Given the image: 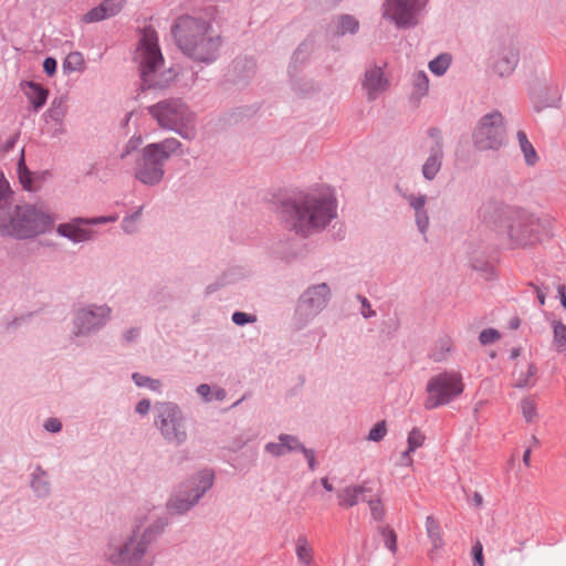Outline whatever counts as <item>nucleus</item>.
<instances>
[{"label": "nucleus", "mask_w": 566, "mask_h": 566, "mask_svg": "<svg viewBox=\"0 0 566 566\" xmlns=\"http://www.w3.org/2000/svg\"><path fill=\"white\" fill-rule=\"evenodd\" d=\"M84 224H87L85 218H75L70 222L59 224L56 232L74 243L85 242L92 238L93 232L84 228Z\"/></svg>", "instance_id": "dca6fc26"}, {"label": "nucleus", "mask_w": 566, "mask_h": 566, "mask_svg": "<svg viewBox=\"0 0 566 566\" xmlns=\"http://www.w3.org/2000/svg\"><path fill=\"white\" fill-rule=\"evenodd\" d=\"M265 450L275 457H280L286 453L284 442H271L265 446Z\"/></svg>", "instance_id": "37998d69"}, {"label": "nucleus", "mask_w": 566, "mask_h": 566, "mask_svg": "<svg viewBox=\"0 0 566 566\" xmlns=\"http://www.w3.org/2000/svg\"><path fill=\"white\" fill-rule=\"evenodd\" d=\"M474 143L482 149H497L504 143L503 117L494 112L485 115L474 132Z\"/></svg>", "instance_id": "6e6552de"}, {"label": "nucleus", "mask_w": 566, "mask_h": 566, "mask_svg": "<svg viewBox=\"0 0 566 566\" xmlns=\"http://www.w3.org/2000/svg\"><path fill=\"white\" fill-rule=\"evenodd\" d=\"M513 385L517 388H530L537 381V366L531 357L517 359L512 371Z\"/></svg>", "instance_id": "4468645a"}, {"label": "nucleus", "mask_w": 566, "mask_h": 566, "mask_svg": "<svg viewBox=\"0 0 566 566\" xmlns=\"http://www.w3.org/2000/svg\"><path fill=\"white\" fill-rule=\"evenodd\" d=\"M302 452L304 453L307 462H308V467L312 471L315 470V457H314V452L312 450H308L306 448H302Z\"/></svg>", "instance_id": "603ef678"}, {"label": "nucleus", "mask_w": 566, "mask_h": 566, "mask_svg": "<svg viewBox=\"0 0 566 566\" xmlns=\"http://www.w3.org/2000/svg\"><path fill=\"white\" fill-rule=\"evenodd\" d=\"M479 339L483 345L492 344L500 339V333L493 328L483 329L480 333Z\"/></svg>", "instance_id": "ea45409f"}, {"label": "nucleus", "mask_w": 566, "mask_h": 566, "mask_svg": "<svg viewBox=\"0 0 566 566\" xmlns=\"http://www.w3.org/2000/svg\"><path fill=\"white\" fill-rule=\"evenodd\" d=\"M142 144V137L138 136V137H133L129 142H128V149H135L137 148L139 145ZM129 150H127L128 153Z\"/></svg>", "instance_id": "13d9d810"}, {"label": "nucleus", "mask_w": 566, "mask_h": 566, "mask_svg": "<svg viewBox=\"0 0 566 566\" xmlns=\"http://www.w3.org/2000/svg\"><path fill=\"white\" fill-rule=\"evenodd\" d=\"M424 434L418 429L413 428L408 434V449L409 451H416L424 443Z\"/></svg>", "instance_id": "7c9ffc66"}, {"label": "nucleus", "mask_w": 566, "mask_h": 566, "mask_svg": "<svg viewBox=\"0 0 566 566\" xmlns=\"http://www.w3.org/2000/svg\"><path fill=\"white\" fill-rule=\"evenodd\" d=\"M416 220H417L419 230L422 233H424L429 226V218H428L426 211L422 210L420 212H416Z\"/></svg>", "instance_id": "49530a36"}, {"label": "nucleus", "mask_w": 566, "mask_h": 566, "mask_svg": "<svg viewBox=\"0 0 566 566\" xmlns=\"http://www.w3.org/2000/svg\"><path fill=\"white\" fill-rule=\"evenodd\" d=\"M412 452H413V451H409V449H407V450L401 454L400 465H406V467H411V465H412L413 460H412V458L410 457V454H411Z\"/></svg>", "instance_id": "5fc2aeb1"}, {"label": "nucleus", "mask_w": 566, "mask_h": 566, "mask_svg": "<svg viewBox=\"0 0 566 566\" xmlns=\"http://www.w3.org/2000/svg\"><path fill=\"white\" fill-rule=\"evenodd\" d=\"M174 36L186 54L203 62L212 61L220 45L207 22L187 15L177 20Z\"/></svg>", "instance_id": "f03ea898"}, {"label": "nucleus", "mask_w": 566, "mask_h": 566, "mask_svg": "<svg viewBox=\"0 0 566 566\" xmlns=\"http://www.w3.org/2000/svg\"><path fill=\"white\" fill-rule=\"evenodd\" d=\"M43 69L46 74L53 75L56 71V61L53 57H46L43 62Z\"/></svg>", "instance_id": "8fccbe9b"}, {"label": "nucleus", "mask_w": 566, "mask_h": 566, "mask_svg": "<svg viewBox=\"0 0 566 566\" xmlns=\"http://www.w3.org/2000/svg\"><path fill=\"white\" fill-rule=\"evenodd\" d=\"M335 202L325 195L307 193L282 205V218L300 234L325 228L335 217Z\"/></svg>", "instance_id": "f257e3e1"}, {"label": "nucleus", "mask_w": 566, "mask_h": 566, "mask_svg": "<svg viewBox=\"0 0 566 566\" xmlns=\"http://www.w3.org/2000/svg\"><path fill=\"white\" fill-rule=\"evenodd\" d=\"M211 389L208 385L202 384L197 388V392L203 397L205 399H208V396L210 394Z\"/></svg>", "instance_id": "4d7b16f0"}, {"label": "nucleus", "mask_w": 566, "mask_h": 566, "mask_svg": "<svg viewBox=\"0 0 566 566\" xmlns=\"http://www.w3.org/2000/svg\"><path fill=\"white\" fill-rule=\"evenodd\" d=\"M11 193L9 182L4 176L0 174V208L10 201Z\"/></svg>", "instance_id": "4c0bfd02"}, {"label": "nucleus", "mask_w": 566, "mask_h": 566, "mask_svg": "<svg viewBox=\"0 0 566 566\" xmlns=\"http://www.w3.org/2000/svg\"><path fill=\"white\" fill-rule=\"evenodd\" d=\"M295 554L297 556L300 564H302L303 566H313L314 551L307 537H297L295 543Z\"/></svg>", "instance_id": "b1692460"}, {"label": "nucleus", "mask_w": 566, "mask_h": 566, "mask_svg": "<svg viewBox=\"0 0 566 566\" xmlns=\"http://www.w3.org/2000/svg\"><path fill=\"white\" fill-rule=\"evenodd\" d=\"M133 379L137 386L148 387L150 390H154V391H158L161 387V384L159 380L150 379V378L142 376L139 374H134Z\"/></svg>", "instance_id": "473e14b6"}, {"label": "nucleus", "mask_w": 566, "mask_h": 566, "mask_svg": "<svg viewBox=\"0 0 566 566\" xmlns=\"http://www.w3.org/2000/svg\"><path fill=\"white\" fill-rule=\"evenodd\" d=\"M87 224H99L106 222H115L118 220V216L98 217V218H85Z\"/></svg>", "instance_id": "09e8293b"}, {"label": "nucleus", "mask_w": 566, "mask_h": 566, "mask_svg": "<svg viewBox=\"0 0 566 566\" xmlns=\"http://www.w3.org/2000/svg\"><path fill=\"white\" fill-rule=\"evenodd\" d=\"M149 113L161 128L174 130L186 139L196 136L195 115L179 99L159 102L149 107Z\"/></svg>", "instance_id": "20e7f679"}, {"label": "nucleus", "mask_w": 566, "mask_h": 566, "mask_svg": "<svg viewBox=\"0 0 566 566\" xmlns=\"http://www.w3.org/2000/svg\"><path fill=\"white\" fill-rule=\"evenodd\" d=\"M31 205L18 206L8 214L0 216V233L18 239L33 238Z\"/></svg>", "instance_id": "9d476101"}, {"label": "nucleus", "mask_w": 566, "mask_h": 566, "mask_svg": "<svg viewBox=\"0 0 566 566\" xmlns=\"http://www.w3.org/2000/svg\"><path fill=\"white\" fill-rule=\"evenodd\" d=\"M363 315L364 317L368 318L375 315V312L370 308V305L368 304L366 298H363Z\"/></svg>", "instance_id": "6e6d98bb"}, {"label": "nucleus", "mask_w": 566, "mask_h": 566, "mask_svg": "<svg viewBox=\"0 0 566 566\" xmlns=\"http://www.w3.org/2000/svg\"><path fill=\"white\" fill-rule=\"evenodd\" d=\"M135 61L139 65L143 83L147 87H167L175 78L171 70H164V57L155 30L145 29L138 40Z\"/></svg>", "instance_id": "7ed1b4c3"}, {"label": "nucleus", "mask_w": 566, "mask_h": 566, "mask_svg": "<svg viewBox=\"0 0 566 566\" xmlns=\"http://www.w3.org/2000/svg\"><path fill=\"white\" fill-rule=\"evenodd\" d=\"M517 63V56L512 54L510 57L499 61L495 65L501 75L510 74Z\"/></svg>", "instance_id": "72a5a7b5"}, {"label": "nucleus", "mask_w": 566, "mask_h": 566, "mask_svg": "<svg viewBox=\"0 0 566 566\" xmlns=\"http://www.w3.org/2000/svg\"><path fill=\"white\" fill-rule=\"evenodd\" d=\"M451 57L448 54H441L429 63V69L436 75H442L449 67Z\"/></svg>", "instance_id": "c85d7f7f"}, {"label": "nucleus", "mask_w": 566, "mask_h": 566, "mask_svg": "<svg viewBox=\"0 0 566 566\" xmlns=\"http://www.w3.org/2000/svg\"><path fill=\"white\" fill-rule=\"evenodd\" d=\"M517 140L522 153L524 154L525 160L528 165H534L537 160V154L533 145L527 139L526 134L523 130L517 132Z\"/></svg>", "instance_id": "a878e982"}, {"label": "nucleus", "mask_w": 566, "mask_h": 566, "mask_svg": "<svg viewBox=\"0 0 566 566\" xmlns=\"http://www.w3.org/2000/svg\"><path fill=\"white\" fill-rule=\"evenodd\" d=\"M111 312L112 310L107 306H92L80 311L75 319L76 333H88L104 325L109 318Z\"/></svg>", "instance_id": "f8f14e48"}, {"label": "nucleus", "mask_w": 566, "mask_h": 566, "mask_svg": "<svg viewBox=\"0 0 566 566\" xmlns=\"http://www.w3.org/2000/svg\"><path fill=\"white\" fill-rule=\"evenodd\" d=\"M371 513V516L375 521H382L386 515V509L382 502L381 493H376L374 496H370L366 500Z\"/></svg>", "instance_id": "bb28decb"}, {"label": "nucleus", "mask_w": 566, "mask_h": 566, "mask_svg": "<svg viewBox=\"0 0 566 566\" xmlns=\"http://www.w3.org/2000/svg\"><path fill=\"white\" fill-rule=\"evenodd\" d=\"M387 433V427L385 421L376 423L368 433V440L378 442L384 439Z\"/></svg>", "instance_id": "c9c22d12"}, {"label": "nucleus", "mask_w": 566, "mask_h": 566, "mask_svg": "<svg viewBox=\"0 0 566 566\" xmlns=\"http://www.w3.org/2000/svg\"><path fill=\"white\" fill-rule=\"evenodd\" d=\"M363 87L369 98H375L379 93L386 90L387 80L384 77L380 67L375 66L366 71Z\"/></svg>", "instance_id": "6ab92c4d"}, {"label": "nucleus", "mask_w": 566, "mask_h": 566, "mask_svg": "<svg viewBox=\"0 0 566 566\" xmlns=\"http://www.w3.org/2000/svg\"><path fill=\"white\" fill-rule=\"evenodd\" d=\"M427 0H387L384 15L398 27H410L416 23L417 11Z\"/></svg>", "instance_id": "9b49d317"}, {"label": "nucleus", "mask_w": 566, "mask_h": 566, "mask_svg": "<svg viewBox=\"0 0 566 566\" xmlns=\"http://www.w3.org/2000/svg\"><path fill=\"white\" fill-rule=\"evenodd\" d=\"M232 321L237 325H244L245 323L254 322L255 317L254 316H249L248 314H245L243 312H235L232 315Z\"/></svg>", "instance_id": "de8ad7c7"}, {"label": "nucleus", "mask_w": 566, "mask_h": 566, "mask_svg": "<svg viewBox=\"0 0 566 566\" xmlns=\"http://www.w3.org/2000/svg\"><path fill=\"white\" fill-rule=\"evenodd\" d=\"M214 395H216V398H217V399H223V398H224V396H226V392H224V390H223V389H217V390H216V392H214Z\"/></svg>", "instance_id": "774afa93"}, {"label": "nucleus", "mask_w": 566, "mask_h": 566, "mask_svg": "<svg viewBox=\"0 0 566 566\" xmlns=\"http://www.w3.org/2000/svg\"><path fill=\"white\" fill-rule=\"evenodd\" d=\"M149 536L134 533L127 543L109 544L105 551V557L108 562L120 566H139L140 560L149 545Z\"/></svg>", "instance_id": "0eeeda50"}, {"label": "nucleus", "mask_w": 566, "mask_h": 566, "mask_svg": "<svg viewBox=\"0 0 566 566\" xmlns=\"http://www.w3.org/2000/svg\"><path fill=\"white\" fill-rule=\"evenodd\" d=\"M212 483L213 474L211 472L205 471L200 473L198 476V484L196 486L195 494L191 496V499L181 500L176 496L169 501V507L176 513H184L188 511L195 503L198 502L201 495L212 486Z\"/></svg>", "instance_id": "2eb2a0df"}, {"label": "nucleus", "mask_w": 566, "mask_h": 566, "mask_svg": "<svg viewBox=\"0 0 566 566\" xmlns=\"http://www.w3.org/2000/svg\"><path fill=\"white\" fill-rule=\"evenodd\" d=\"M553 347L557 353L566 352V325L559 321L552 322Z\"/></svg>", "instance_id": "393cba45"}, {"label": "nucleus", "mask_w": 566, "mask_h": 566, "mask_svg": "<svg viewBox=\"0 0 566 566\" xmlns=\"http://www.w3.org/2000/svg\"><path fill=\"white\" fill-rule=\"evenodd\" d=\"M180 147L181 143L176 138H167L161 143L146 146L136 171L137 179L146 185L158 184L164 177V163Z\"/></svg>", "instance_id": "39448f33"}, {"label": "nucleus", "mask_w": 566, "mask_h": 566, "mask_svg": "<svg viewBox=\"0 0 566 566\" xmlns=\"http://www.w3.org/2000/svg\"><path fill=\"white\" fill-rule=\"evenodd\" d=\"M473 502L476 506H481L483 504V497L480 493L475 492L473 495Z\"/></svg>", "instance_id": "0e129e2a"}, {"label": "nucleus", "mask_w": 566, "mask_h": 566, "mask_svg": "<svg viewBox=\"0 0 566 566\" xmlns=\"http://www.w3.org/2000/svg\"><path fill=\"white\" fill-rule=\"evenodd\" d=\"M24 94L35 109L41 108L48 98L49 92L35 82H27L23 85Z\"/></svg>", "instance_id": "5701e85b"}, {"label": "nucleus", "mask_w": 566, "mask_h": 566, "mask_svg": "<svg viewBox=\"0 0 566 566\" xmlns=\"http://www.w3.org/2000/svg\"><path fill=\"white\" fill-rule=\"evenodd\" d=\"M329 297V289L323 283L310 287L303 295V302L313 312H318L324 308Z\"/></svg>", "instance_id": "aec40b11"}, {"label": "nucleus", "mask_w": 566, "mask_h": 566, "mask_svg": "<svg viewBox=\"0 0 566 566\" xmlns=\"http://www.w3.org/2000/svg\"><path fill=\"white\" fill-rule=\"evenodd\" d=\"M557 292L559 294L560 303H562L563 307L566 308V292H565V287L563 285H559L557 287Z\"/></svg>", "instance_id": "bf43d9fd"}, {"label": "nucleus", "mask_w": 566, "mask_h": 566, "mask_svg": "<svg viewBox=\"0 0 566 566\" xmlns=\"http://www.w3.org/2000/svg\"><path fill=\"white\" fill-rule=\"evenodd\" d=\"M137 334H138V331L133 328L125 334V338L127 342H130L137 336Z\"/></svg>", "instance_id": "680f3d73"}, {"label": "nucleus", "mask_w": 566, "mask_h": 566, "mask_svg": "<svg viewBox=\"0 0 566 566\" xmlns=\"http://www.w3.org/2000/svg\"><path fill=\"white\" fill-rule=\"evenodd\" d=\"M84 67V59L83 55L78 52H72L67 54L63 62V70L65 72H76L81 71Z\"/></svg>", "instance_id": "cd10ccee"}, {"label": "nucleus", "mask_w": 566, "mask_h": 566, "mask_svg": "<svg viewBox=\"0 0 566 566\" xmlns=\"http://www.w3.org/2000/svg\"><path fill=\"white\" fill-rule=\"evenodd\" d=\"M452 347V343L449 338H446L442 340V348L446 350V352H449Z\"/></svg>", "instance_id": "338daca9"}, {"label": "nucleus", "mask_w": 566, "mask_h": 566, "mask_svg": "<svg viewBox=\"0 0 566 566\" xmlns=\"http://www.w3.org/2000/svg\"><path fill=\"white\" fill-rule=\"evenodd\" d=\"M321 483L326 491L332 492L334 490L333 485L329 483L327 478H323L321 480Z\"/></svg>", "instance_id": "e2e57ef3"}, {"label": "nucleus", "mask_w": 566, "mask_h": 566, "mask_svg": "<svg viewBox=\"0 0 566 566\" xmlns=\"http://www.w3.org/2000/svg\"><path fill=\"white\" fill-rule=\"evenodd\" d=\"M31 226L33 237L49 232L53 229L55 217L43 206L31 205Z\"/></svg>", "instance_id": "a211bd4d"}, {"label": "nucleus", "mask_w": 566, "mask_h": 566, "mask_svg": "<svg viewBox=\"0 0 566 566\" xmlns=\"http://www.w3.org/2000/svg\"><path fill=\"white\" fill-rule=\"evenodd\" d=\"M429 144L431 148V155L427 158L422 167V174L426 179L432 180L439 172L442 164V135L437 128H430L428 130Z\"/></svg>", "instance_id": "ddd939ff"}, {"label": "nucleus", "mask_w": 566, "mask_h": 566, "mask_svg": "<svg viewBox=\"0 0 566 566\" xmlns=\"http://www.w3.org/2000/svg\"><path fill=\"white\" fill-rule=\"evenodd\" d=\"M426 531L432 546L431 551L429 552V556L430 558H434L436 551L441 549L444 545L440 525L434 517L428 516L426 518Z\"/></svg>", "instance_id": "4be33fe9"}, {"label": "nucleus", "mask_w": 566, "mask_h": 566, "mask_svg": "<svg viewBox=\"0 0 566 566\" xmlns=\"http://www.w3.org/2000/svg\"><path fill=\"white\" fill-rule=\"evenodd\" d=\"M371 489L367 482L361 484H352L342 489L337 494L338 505L344 509H349L358 504L363 494L370 492Z\"/></svg>", "instance_id": "412c9836"}, {"label": "nucleus", "mask_w": 566, "mask_h": 566, "mask_svg": "<svg viewBox=\"0 0 566 566\" xmlns=\"http://www.w3.org/2000/svg\"><path fill=\"white\" fill-rule=\"evenodd\" d=\"M533 286L535 289V292H536V295H537L539 304L544 305L545 304V298H546L545 293L538 286H536V285H533Z\"/></svg>", "instance_id": "052dcab7"}, {"label": "nucleus", "mask_w": 566, "mask_h": 566, "mask_svg": "<svg viewBox=\"0 0 566 566\" xmlns=\"http://www.w3.org/2000/svg\"><path fill=\"white\" fill-rule=\"evenodd\" d=\"M382 536L385 539V545L390 552L395 553L397 551V535L395 531L391 528H384Z\"/></svg>", "instance_id": "a19ab883"}, {"label": "nucleus", "mask_w": 566, "mask_h": 566, "mask_svg": "<svg viewBox=\"0 0 566 566\" xmlns=\"http://www.w3.org/2000/svg\"><path fill=\"white\" fill-rule=\"evenodd\" d=\"M358 29V22L350 15H344L339 18L337 24V33L345 34L347 32L354 33Z\"/></svg>", "instance_id": "c756f323"}, {"label": "nucleus", "mask_w": 566, "mask_h": 566, "mask_svg": "<svg viewBox=\"0 0 566 566\" xmlns=\"http://www.w3.org/2000/svg\"><path fill=\"white\" fill-rule=\"evenodd\" d=\"M413 85L417 88V93L419 95L426 94V92L428 91V86H429V81H428L426 73H423V72L416 73L415 77H413Z\"/></svg>", "instance_id": "e433bc0d"}, {"label": "nucleus", "mask_w": 566, "mask_h": 566, "mask_svg": "<svg viewBox=\"0 0 566 566\" xmlns=\"http://www.w3.org/2000/svg\"><path fill=\"white\" fill-rule=\"evenodd\" d=\"M125 6V0H104L99 6L87 11L82 20L85 23L99 22L119 13Z\"/></svg>", "instance_id": "f3484780"}, {"label": "nucleus", "mask_w": 566, "mask_h": 566, "mask_svg": "<svg viewBox=\"0 0 566 566\" xmlns=\"http://www.w3.org/2000/svg\"><path fill=\"white\" fill-rule=\"evenodd\" d=\"M18 174H19V180L24 189L31 190L32 189V180H31V172L27 169L24 165V159L21 158L19 166H18Z\"/></svg>", "instance_id": "f704fd0d"}, {"label": "nucleus", "mask_w": 566, "mask_h": 566, "mask_svg": "<svg viewBox=\"0 0 566 566\" xmlns=\"http://www.w3.org/2000/svg\"><path fill=\"white\" fill-rule=\"evenodd\" d=\"M523 462H524L527 467H530V464H531V450H530V449H527V450L524 452V454H523Z\"/></svg>", "instance_id": "69168bd1"}, {"label": "nucleus", "mask_w": 566, "mask_h": 566, "mask_svg": "<svg viewBox=\"0 0 566 566\" xmlns=\"http://www.w3.org/2000/svg\"><path fill=\"white\" fill-rule=\"evenodd\" d=\"M140 216V211L135 212L133 216L125 218L123 221V230L127 233L134 232L135 223Z\"/></svg>", "instance_id": "c03bdc74"}, {"label": "nucleus", "mask_w": 566, "mask_h": 566, "mask_svg": "<svg viewBox=\"0 0 566 566\" xmlns=\"http://www.w3.org/2000/svg\"><path fill=\"white\" fill-rule=\"evenodd\" d=\"M464 385L460 373L451 370L437 374L427 384L426 409H434L449 403L463 392Z\"/></svg>", "instance_id": "423d86ee"}, {"label": "nucleus", "mask_w": 566, "mask_h": 566, "mask_svg": "<svg viewBox=\"0 0 566 566\" xmlns=\"http://www.w3.org/2000/svg\"><path fill=\"white\" fill-rule=\"evenodd\" d=\"M150 409V401L147 399L140 400L136 406V411L140 415H146Z\"/></svg>", "instance_id": "864d4df0"}, {"label": "nucleus", "mask_w": 566, "mask_h": 566, "mask_svg": "<svg viewBox=\"0 0 566 566\" xmlns=\"http://www.w3.org/2000/svg\"><path fill=\"white\" fill-rule=\"evenodd\" d=\"M159 430L164 438L176 444L186 440L187 433L179 408L170 402L159 403L158 407Z\"/></svg>", "instance_id": "1a4fd4ad"}, {"label": "nucleus", "mask_w": 566, "mask_h": 566, "mask_svg": "<svg viewBox=\"0 0 566 566\" xmlns=\"http://www.w3.org/2000/svg\"><path fill=\"white\" fill-rule=\"evenodd\" d=\"M279 440L284 442L286 453L295 450L302 451V448H304L293 436L281 434Z\"/></svg>", "instance_id": "58836bf2"}, {"label": "nucleus", "mask_w": 566, "mask_h": 566, "mask_svg": "<svg viewBox=\"0 0 566 566\" xmlns=\"http://www.w3.org/2000/svg\"><path fill=\"white\" fill-rule=\"evenodd\" d=\"M472 553H473V566H484L483 546L480 542H476L473 545Z\"/></svg>", "instance_id": "79ce46f5"}, {"label": "nucleus", "mask_w": 566, "mask_h": 566, "mask_svg": "<svg viewBox=\"0 0 566 566\" xmlns=\"http://www.w3.org/2000/svg\"><path fill=\"white\" fill-rule=\"evenodd\" d=\"M408 201L410 206L415 209L416 212H420L423 210L424 203H426V197L424 196H409Z\"/></svg>", "instance_id": "a18cd8bd"}, {"label": "nucleus", "mask_w": 566, "mask_h": 566, "mask_svg": "<svg viewBox=\"0 0 566 566\" xmlns=\"http://www.w3.org/2000/svg\"><path fill=\"white\" fill-rule=\"evenodd\" d=\"M44 427L48 431L59 432L62 428V424L59 419L52 418L45 422Z\"/></svg>", "instance_id": "3c124183"}, {"label": "nucleus", "mask_w": 566, "mask_h": 566, "mask_svg": "<svg viewBox=\"0 0 566 566\" xmlns=\"http://www.w3.org/2000/svg\"><path fill=\"white\" fill-rule=\"evenodd\" d=\"M521 410L526 421H533L537 416V407L534 400L523 399L521 401Z\"/></svg>", "instance_id": "2f4dec72"}]
</instances>
